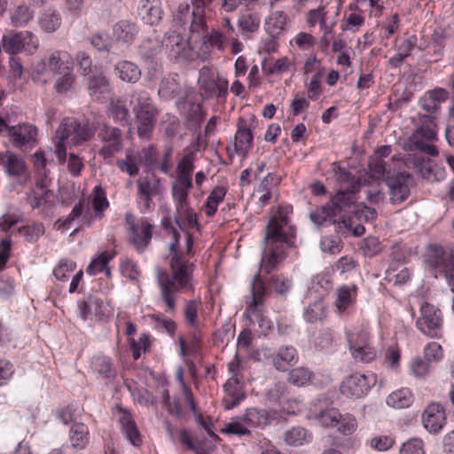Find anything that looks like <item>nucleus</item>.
I'll return each mask as SVG.
<instances>
[{
    "label": "nucleus",
    "mask_w": 454,
    "mask_h": 454,
    "mask_svg": "<svg viewBox=\"0 0 454 454\" xmlns=\"http://www.w3.org/2000/svg\"><path fill=\"white\" fill-rule=\"evenodd\" d=\"M173 241L169 245L170 274L165 270H157V281L160 289V298L165 303L166 312L176 309V295L178 293L192 291L193 264L184 258V252L177 250L179 233L172 232Z\"/></svg>",
    "instance_id": "1"
},
{
    "label": "nucleus",
    "mask_w": 454,
    "mask_h": 454,
    "mask_svg": "<svg viewBox=\"0 0 454 454\" xmlns=\"http://www.w3.org/2000/svg\"><path fill=\"white\" fill-rule=\"evenodd\" d=\"M356 212V204L342 193H336L330 202L311 212L309 217L317 225L329 222L335 225L337 231L359 237L365 229L357 223Z\"/></svg>",
    "instance_id": "2"
},
{
    "label": "nucleus",
    "mask_w": 454,
    "mask_h": 454,
    "mask_svg": "<svg viewBox=\"0 0 454 454\" xmlns=\"http://www.w3.org/2000/svg\"><path fill=\"white\" fill-rule=\"evenodd\" d=\"M294 228L289 225L288 217L279 213L272 215L266 227L264 252L260 269L265 273L273 270L284 258L285 250L293 246Z\"/></svg>",
    "instance_id": "3"
},
{
    "label": "nucleus",
    "mask_w": 454,
    "mask_h": 454,
    "mask_svg": "<svg viewBox=\"0 0 454 454\" xmlns=\"http://www.w3.org/2000/svg\"><path fill=\"white\" fill-rule=\"evenodd\" d=\"M435 115H418L419 126L413 134L403 143V149L408 153L419 151L431 156L438 155L437 148L430 144L436 140Z\"/></svg>",
    "instance_id": "4"
},
{
    "label": "nucleus",
    "mask_w": 454,
    "mask_h": 454,
    "mask_svg": "<svg viewBox=\"0 0 454 454\" xmlns=\"http://www.w3.org/2000/svg\"><path fill=\"white\" fill-rule=\"evenodd\" d=\"M130 103H136L133 112L135 114L134 125L137 129V134L139 138L149 140L154 130L157 110L153 105L148 93L144 90L133 91Z\"/></svg>",
    "instance_id": "5"
},
{
    "label": "nucleus",
    "mask_w": 454,
    "mask_h": 454,
    "mask_svg": "<svg viewBox=\"0 0 454 454\" xmlns=\"http://www.w3.org/2000/svg\"><path fill=\"white\" fill-rule=\"evenodd\" d=\"M95 134V128L88 121H78L66 118L56 130L58 139H69L74 145L90 140Z\"/></svg>",
    "instance_id": "6"
},
{
    "label": "nucleus",
    "mask_w": 454,
    "mask_h": 454,
    "mask_svg": "<svg viewBox=\"0 0 454 454\" xmlns=\"http://www.w3.org/2000/svg\"><path fill=\"white\" fill-rule=\"evenodd\" d=\"M315 419L325 427H334L344 435H349L356 429V419L349 414H340L335 408H327L316 414Z\"/></svg>",
    "instance_id": "7"
},
{
    "label": "nucleus",
    "mask_w": 454,
    "mask_h": 454,
    "mask_svg": "<svg viewBox=\"0 0 454 454\" xmlns=\"http://www.w3.org/2000/svg\"><path fill=\"white\" fill-rule=\"evenodd\" d=\"M98 139L102 144L98 155L105 160L111 159L123 149L122 131L116 127L103 123L98 131Z\"/></svg>",
    "instance_id": "8"
},
{
    "label": "nucleus",
    "mask_w": 454,
    "mask_h": 454,
    "mask_svg": "<svg viewBox=\"0 0 454 454\" xmlns=\"http://www.w3.org/2000/svg\"><path fill=\"white\" fill-rule=\"evenodd\" d=\"M346 339L355 360L369 363L376 357V350L370 346L369 333L366 331H346Z\"/></svg>",
    "instance_id": "9"
},
{
    "label": "nucleus",
    "mask_w": 454,
    "mask_h": 454,
    "mask_svg": "<svg viewBox=\"0 0 454 454\" xmlns=\"http://www.w3.org/2000/svg\"><path fill=\"white\" fill-rule=\"evenodd\" d=\"M386 184L389 190V201L397 205L409 197L414 181L409 173L394 171L392 176H387Z\"/></svg>",
    "instance_id": "10"
},
{
    "label": "nucleus",
    "mask_w": 454,
    "mask_h": 454,
    "mask_svg": "<svg viewBox=\"0 0 454 454\" xmlns=\"http://www.w3.org/2000/svg\"><path fill=\"white\" fill-rule=\"evenodd\" d=\"M442 325L441 311L429 303H424L420 309V317L417 320L418 328L427 336L439 337Z\"/></svg>",
    "instance_id": "11"
},
{
    "label": "nucleus",
    "mask_w": 454,
    "mask_h": 454,
    "mask_svg": "<svg viewBox=\"0 0 454 454\" xmlns=\"http://www.w3.org/2000/svg\"><path fill=\"white\" fill-rule=\"evenodd\" d=\"M375 382L376 377L372 373L368 375L355 373L341 383L340 389L346 396L360 398L367 394Z\"/></svg>",
    "instance_id": "12"
},
{
    "label": "nucleus",
    "mask_w": 454,
    "mask_h": 454,
    "mask_svg": "<svg viewBox=\"0 0 454 454\" xmlns=\"http://www.w3.org/2000/svg\"><path fill=\"white\" fill-rule=\"evenodd\" d=\"M70 55L66 51H54L37 66V73L42 75L61 74L73 69Z\"/></svg>",
    "instance_id": "13"
},
{
    "label": "nucleus",
    "mask_w": 454,
    "mask_h": 454,
    "mask_svg": "<svg viewBox=\"0 0 454 454\" xmlns=\"http://www.w3.org/2000/svg\"><path fill=\"white\" fill-rule=\"evenodd\" d=\"M198 82L207 96L224 98L228 93V81L225 78L215 76L212 68L208 67H203L200 70Z\"/></svg>",
    "instance_id": "14"
},
{
    "label": "nucleus",
    "mask_w": 454,
    "mask_h": 454,
    "mask_svg": "<svg viewBox=\"0 0 454 454\" xmlns=\"http://www.w3.org/2000/svg\"><path fill=\"white\" fill-rule=\"evenodd\" d=\"M332 172L334 174L338 185L337 193H342L345 197L350 199L353 204H356L354 195L359 191V182L349 171L337 162L332 164Z\"/></svg>",
    "instance_id": "15"
},
{
    "label": "nucleus",
    "mask_w": 454,
    "mask_h": 454,
    "mask_svg": "<svg viewBox=\"0 0 454 454\" xmlns=\"http://www.w3.org/2000/svg\"><path fill=\"white\" fill-rule=\"evenodd\" d=\"M0 165L9 176L23 179L25 184L29 177V171L24 160L10 151L0 153Z\"/></svg>",
    "instance_id": "16"
},
{
    "label": "nucleus",
    "mask_w": 454,
    "mask_h": 454,
    "mask_svg": "<svg viewBox=\"0 0 454 454\" xmlns=\"http://www.w3.org/2000/svg\"><path fill=\"white\" fill-rule=\"evenodd\" d=\"M424 427L433 434H437L446 424L445 410L442 404L432 403L423 411Z\"/></svg>",
    "instance_id": "17"
},
{
    "label": "nucleus",
    "mask_w": 454,
    "mask_h": 454,
    "mask_svg": "<svg viewBox=\"0 0 454 454\" xmlns=\"http://www.w3.org/2000/svg\"><path fill=\"white\" fill-rule=\"evenodd\" d=\"M8 135L15 147L34 145L37 137V129L31 124L21 123L8 128Z\"/></svg>",
    "instance_id": "18"
},
{
    "label": "nucleus",
    "mask_w": 454,
    "mask_h": 454,
    "mask_svg": "<svg viewBox=\"0 0 454 454\" xmlns=\"http://www.w3.org/2000/svg\"><path fill=\"white\" fill-rule=\"evenodd\" d=\"M137 196L144 203L146 210L151 209L153 197L162 193V186L160 179L154 177H142L137 181Z\"/></svg>",
    "instance_id": "19"
},
{
    "label": "nucleus",
    "mask_w": 454,
    "mask_h": 454,
    "mask_svg": "<svg viewBox=\"0 0 454 454\" xmlns=\"http://www.w3.org/2000/svg\"><path fill=\"white\" fill-rule=\"evenodd\" d=\"M224 397L223 403L226 409H233L245 399L246 392L238 377L230 378L223 386Z\"/></svg>",
    "instance_id": "20"
},
{
    "label": "nucleus",
    "mask_w": 454,
    "mask_h": 454,
    "mask_svg": "<svg viewBox=\"0 0 454 454\" xmlns=\"http://www.w3.org/2000/svg\"><path fill=\"white\" fill-rule=\"evenodd\" d=\"M153 225L145 218L138 219V226L130 231V243L139 251L145 249L153 237Z\"/></svg>",
    "instance_id": "21"
},
{
    "label": "nucleus",
    "mask_w": 454,
    "mask_h": 454,
    "mask_svg": "<svg viewBox=\"0 0 454 454\" xmlns=\"http://www.w3.org/2000/svg\"><path fill=\"white\" fill-rule=\"evenodd\" d=\"M136 22L129 20H121L113 27V37L117 43L130 45L138 34Z\"/></svg>",
    "instance_id": "22"
},
{
    "label": "nucleus",
    "mask_w": 454,
    "mask_h": 454,
    "mask_svg": "<svg viewBox=\"0 0 454 454\" xmlns=\"http://www.w3.org/2000/svg\"><path fill=\"white\" fill-rule=\"evenodd\" d=\"M81 317L82 319H91L93 317L99 320L106 317V307L103 301L90 296L87 300L79 302Z\"/></svg>",
    "instance_id": "23"
},
{
    "label": "nucleus",
    "mask_w": 454,
    "mask_h": 454,
    "mask_svg": "<svg viewBox=\"0 0 454 454\" xmlns=\"http://www.w3.org/2000/svg\"><path fill=\"white\" fill-rule=\"evenodd\" d=\"M273 366L278 371H286L298 361V354L293 346H282L271 356Z\"/></svg>",
    "instance_id": "24"
},
{
    "label": "nucleus",
    "mask_w": 454,
    "mask_h": 454,
    "mask_svg": "<svg viewBox=\"0 0 454 454\" xmlns=\"http://www.w3.org/2000/svg\"><path fill=\"white\" fill-rule=\"evenodd\" d=\"M54 193L52 191H37L32 189L27 195V202L32 209L44 212L54 204Z\"/></svg>",
    "instance_id": "25"
},
{
    "label": "nucleus",
    "mask_w": 454,
    "mask_h": 454,
    "mask_svg": "<svg viewBox=\"0 0 454 454\" xmlns=\"http://www.w3.org/2000/svg\"><path fill=\"white\" fill-rule=\"evenodd\" d=\"M192 187V180L184 176H176L172 185V196L176 208H187L188 193Z\"/></svg>",
    "instance_id": "26"
},
{
    "label": "nucleus",
    "mask_w": 454,
    "mask_h": 454,
    "mask_svg": "<svg viewBox=\"0 0 454 454\" xmlns=\"http://www.w3.org/2000/svg\"><path fill=\"white\" fill-rule=\"evenodd\" d=\"M234 145L237 153L242 156H246L253 145V134L244 119L239 120Z\"/></svg>",
    "instance_id": "27"
},
{
    "label": "nucleus",
    "mask_w": 454,
    "mask_h": 454,
    "mask_svg": "<svg viewBox=\"0 0 454 454\" xmlns=\"http://www.w3.org/2000/svg\"><path fill=\"white\" fill-rule=\"evenodd\" d=\"M327 317V305L323 298L317 297L304 309L303 317L308 323L323 321Z\"/></svg>",
    "instance_id": "28"
},
{
    "label": "nucleus",
    "mask_w": 454,
    "mask_h": 454,
    "mask_svg": "<svg viewBox=\"0 0 454 454\" xmlns=\"http://www.w3.org/2000/svg\"><path fill=\"white\" fill-rule=\"evenodd\" d=\"M121 425V429L126 438L134 445L140 446L142 443L141 435L138 432L135 421L129 412L122 411V414L119 419Z\"/></svg>",
    "instance_id": "29"
},
{
    "label": "nucleus",
    "mask_w": 454,
    "mask_h": 454,
    "mask_svg": "<svg viewBox=\"0 0 454 454\" xmlns=\"http://www.w3.org/2000/svg\"><path fill=\"white\" fill-rule=\"evenodd\" d=\"M86 200L89 201V205H91L95 213V218L101 219L104 216V211L109 207V202L106 199V192L100 185L94 187L92 192Z\"/></svg>",
    "instance_id": "30"
},
{
    "label": "nucleus",
    "mask_w": 454,
    "mask_h": 454,
    "mask_svg": "<svg viewBox=\"0 0 454 454\" xmlns=\"http://www.w3.org/2000/svg\"><path fill=\"white\" fill-rule=\"evenodd\" d=\"M140 11L145 12L143 19L150 25H156L161 20L160 0H141Z\"/></svg>",
    "instance_id": "31"
},
{
    "label": "nucleus",
    "mask_w": 454,
    "mask_h": 454,
    "mask_svg": "<svg viewBox=\"0 0 454 454\" xmlns=\"http://www.w3.org/2000/svg\"><path fill=\"white\" fill-rule=\"evenodd\" d=\"M115 71L119 78L127 82H136L141 75L139 67L127 60L120 61L115 67Z\"/></svg>",
    "instance_id": "32"
},
{
    "label": "nucleus",
    "mask_w": 454,
    "mask_h": 454,
    "mask_svg": "<svg viewBox=\"0 0 454 454\" xmlns=\"http://www.w3.org/2000/svg\"><path fill=\"white\" fill-rule=\"evenodd\" d=\"M415 166L418 168L420 176L429 182L440 181L444 176L442 169L433 168V166L422 157L415 158Z\"/></svg>",
    "instance_id": "33"
},
{
    "label": "nucleus",
    "mask_w": 454,
    "mask_h": 454,
    "mask_svg": "<svg viewBox=\"0 0 454 454\" xmlns=\"http://www.w3.org/2000/svg\"><path fill=\"white\" fill-rule=\"evenodd\" d=\"M369 171L371 177L373 179L387 181V176H392L395 169L392 168L391 164L386 162L383 159L372 158L369 162Z\"/></svg>",
    "instance_id": "34"
},
{
    "label": "nucleus",
    "mask_w": 454,
    "mask_h": 454,
    "mask_svg": "<svg viewBox=\"0 0 454 454\" xmlns=\"http://www.w3.org/2000/svg\"><path fill=\"white\" fill-rule=\"evenodd\" d=\"M107 113L109 117L118 122H126L129 116L126 102L121 98H111Z\"/></svg>",
    "instance_id": "35"
},
{
    "label": "nucleus",
    "mask_w": 454,
    "mask_h": 454,
    "mask_svg": "<svg viewBox=\"0 0 454 454\" xmlns=\"http://www.w3.org/2000/svg\"><path fill=\"white\" fill-rule=\"evenodd\" d=\"M21 32L11 31L2 38V46L4 51L13 55L23 50Z\"/></svg>",
    "instance_id": "36"
},
{
    "label": "nucleus",
    "mask_w": 454,
    "mask_h": 454,
    "mask_svg": "<svg viewBox=\"0 0 454 454\" xmlns=\"http://www.w3.org/2000/svg\"><path fill=\"white\" fill-rule=\"evenodd\" d=\"M261 19L257 12H246L239 17L238 26L245 34L256 32L260 27Z\"/></svg>",
    "instance_id": "37"
},
{
    "label": "nucleus",
    "mask_w": 454,
    "mask_h": 454,
    "mask_svg": "<svg viewBox=\"0 0 454 454\" xmlns=\"http://www.w3.org/2000/svg\"><path fill=\"white\" fill-rule=\"evenodd\" d=\"M176 74L162 79L159 89V95L164 98H173L182 92V88L176 79Z\"/></svg>",
    "instance_id": "38"
},
{
    "label": "nucleus",
    "mask_w": 454,
    "mask_h": 454,
    "mask_svg": "<svg viewBox=\"0 0 454 454\" xmlns=\"http://www.w3.org/2000/svg\"><path fill=\"white\" fill-rule=\"evenodd\" d=\"M88 428L83 424H74L70 431L72 447L76 450H83L88 443Z\"/></svg>",
    "instance_id": "39"
},
{
    "label": "nucleus",
    "mask_w": 454,
    "mask_h": 454,
    "mask_svg": "<svg viewBox=\"0 0 454 454\" xmlns=\"http://www.w3.org/2000/svg\"><path fill=\"white\" fill-rule=\"evenodd\" d=\"M251 293L252 301L250 303V308L255 309L263 303L264 296L267 294L265 285L259 273L254 276L251 285Z\"/></svg>",
    "instance_id": "40"
},
{
    "label": "nucleus",
    "mask_w": 454,
    "mask_h": 454,
    "mask_svg": "<svg viewBox=\"0 0 454 454\" xmlns=\"http://www.w3.org/2000/svg\"><path fill=\"white\" fill-rule=\"evenodd\" d=\"M312 372L306 367L292 369L287 374V381L296 387L307 385L312 378Z\"/></svg>",
    "instance_id": "41"
},
{
    "label": "nucleus",
    "mask_w": 454,
    "mask_h": 454,
    "mask_svg": "<svg viewBox=\"0 0 454 454\" xmlns=\"http://www.w3.org/2000/svg\"><path fill=\"white\" fill-rule=\"evenodd\" d=\"M170 55L174 59H186L190 57V49L187 41L179 35H174L169 38Z\"/></svg>",
    "instance_id": "42"
},
{
    "label": "nucleus",
    "mask_w": 454,
    "mask_h": 454,
    "mask_svg": "<svg viewBox=\"0 0 454 454\" xmlns=\"http://www.w3.org/2000/svg\"><path fill=\"white\" fill-rule=\"evenodd\" d=\"M411 403V394L407 388L395 391L387 398V403L396 409L408 407Z\"/></svg>",
    "instance_id": "43"
},
{
    "label": "nucleus",
    "mask_w": 454,
    "mask_h": 454,
    "mask_svg": "<svg viewBox=\"0 0 454 454\" xmlns=\"http://www.w3.org/2000/svg\"><path fill=\"white\" fill-rule=\"evenodd\" d=\"M39 24L43 31L52 33L60 27L61 18L57 12L49 10L43 13Z\"/></svg>",
    "instance_id": "44"
},
{
    "label": "nucleus",
    "mask_w": 454,
    "mask_h": 454,
    "mask_svg": "<svg viewBox=\"0 0 454 454\" xmlns=\"http://www.w3.org/2000/svg\"><path fill=\"white\" fill-rule=\"evenodd\" d=\"M225 194L226 190L223 186H217L211 192L205 205L207 216H213L215 214L217 207L223 200Z\"/></svg>",
    "instance_id": "45"
},
{
    "label": "nucleus",
    "mask_w": 454,
    "mask_h": 454,
    "mask_svg": "<svg viewBox=\"0 0 454 454\" xmlns=\"http://www.w3.org/2000/svg\"><path fill=\"white\" fill-rule=\"evenodd\" d=\"M242 420L248 425V428L261 427L268 423V415L265 411L248 409L242 416Z\"/></svg>",
    "instance_id": "46"
},
{
    "label": "nucleus",
    "mask_w": 454,
    "mask_h": 454,
    "mask_svg": "<svg viewBox=\"0 0 454 454\" xmlns=\"http://www.w3.org/2000/svg\"><path fill=\"white\" fill-rule=\"evenodd\" d=\"M356 288L352 286H341L338 290L336 307L340 312H343L352 303V299L356 295Z\"/></svg>",
    "instance_id": "47"
},
{
    "label": "nucleus",
    "mask_w": 454,
    "mask_h": 454,
    "mask_svg": "<svg viewBox=\"0 0 454 454\" xmlns=\"http://www.w3.org/2000/svg\"><path fill=\"white\" fill-rule=\"evenodd\" d=\"M86 210L85 215L82 218V224H86L87 226H90L92 222V216L90 213V207H89V201L86 200H80L77 204L74 205L73 210L67 216V221H74L80 217L82 213L84 212V209Z\"/></svg>",
    "instance_id": "48"
},
{
    "label": "nucleus",
    "mask_w": 454,
    "mask_h": 454,
    "mask_svg": "<svg viewBox=\"0 0 454 454\" xmlns=\"http://www.w3.org/2000/svg\"><path fill=\"white\" fill-rule=\"evenodd\" d=\"M309 437L305 428L297 427L286 431L284 439L289 445L299 446L307 442Z\"/></svg>",
    "instance_id": "49"
},
{
    "label": "nucleus",
    "mask_w": 454,
    "mask_h": 454,
    "mask_svg": "<svg viewBox=\"0 0 454 454\" xmlns=\"http://www.w3.org/2000/svg\"><path fill=\"white\" fill-rule=\"evenodd\" d=\"M33 14L26 5L18 6L12 14V23L15 27H22L28 23Z\"/></svg>",
    "instance_id": "50"
},
{
    "label": "nucleus",
    "mask_w": 454,
    "mask_h": 454,
    "mask_svg": "<svg viewBox=\"0 0 454 454\" xmlns=\"http://www.w3.org/2000/svg\"><path fill=\"white\" fill-rule=\"evenodd\" d=\"M108 82L102 74H93L89 79L88 89L90 95L103 93L107 90Z\"/></svg>",
    "instance_id": "51"
},
{
    "label": "nucleus",
    "mask_w": 454,
    "mask_h": 454,
    "mask_svg": "<svg viewBox=\"0 0 454 454\" xmlns=\"http://www.w3.org/2000/svg\"><path fill=\"white\" fill-rule=\"evenodd\" d=\"M199 305L200 303L196 301H188L184 306V318L186 323L194 329L199 327Z\"/></svg>",
    "instance_id": "52"
},
{
    "label": "nucleus",
    "mask_w": 454,
    "mask_h": 454,
    "mask_svg": "<svg viewBox=\"0 0 454 454\" xmlns=\"http://www.w3.org/2000/svg\"><path fill=\"white\" fill-rule=\"evenodd\" d=\"M95 366L99 374L106 379H112L115 376V370L110 358L106 356H98L96 358Z\"/></svg>",
    "instance_id": "53"
},
{
    "label": "nucleus",
    "mask_w": 454,
    "mask_h": 454,
    "mask_svg": "<svg viewBox=\"0 0 454 454\" xmlns=\"http://www.w3.org/2000/svg\"><path fill=\"white\" fill-rule=\"evenodd\" d=\"M270 288L278 295H285L291 288L292 282L284 276H273L270 280Z\"/></svg>",
    "instance_id": "54"
},
{
    "label": "nucleus",
    "mask_w": 454,
    "mask_h": 454,
    "mask_svg": "<svg viewBox=\"0 0 454 454\" xmlns=\"http://www.w3.org/2000/svg\"><path fill=\"white\" fill-rule=\"evenodd\" d=\"M112 258L113 255L108 254L107 252L101 253L96 259H94L90 262L86 271L90 275H94L98 272L103 271L106 268L109 261Z\"/></svg>",
    "instance_id": "55"
},
{
    "label": "nucleus",
    "mask_w": 454,
    "mask_h": 454,
    "mask_svg": "<svg viewBox=\"0 0 454 454\" xmlns=\"http://www.w3.org/2000/svg\"><path fill=\"white\" fill-rule=\"evenodd\" d=\"M19 231L24 235L28 242H35L44 233L43 223H37L32 225L24 226L19 229Z\"/></svg>",
    "instance_id": "56"
},
{
    "label": "nucleus",
    "mask_w": 454,
    "mask_h": 454,
    "mask_svg": "<svg viewBox=\"0 0 454 454\" xmlns=\"http://www.w3.org/2000/svg\"><path fill=\"white\" fill-rule=\"evenodd\" d=\"M74 82L73 69L62 73L55 82V89L59 93L68 91Z\"/></svg>",
    "instance_id": "57"
},
{
    "label": "nucleus",
    "mask_w": 454,
    "mask_h": 454,
    "mask_svg": "<svg viewBox=\"0 0 454 454\" xmlns=\"http://www.w3.org/2000/svg\"><path fill=\"white\" fill-rule=\"evenodd\" d=\"M137 162L136 157L127 153L126 160H118L116 164L122 172H127L130 176H134L139 171Z\"/></svg>",
    "instance_id": "58"
},
{
    "label": "nucleus",
    "mask_w": 454,
    "mask_h": 454,
    "mask_svg": "<svg viewBox=\"0 0 454 454\" xmlns=\"http://www.w3.org/2000/svg\"><path fill=\"white\" fill-rule=\"evenodd\" d=\"M410 278V272L406 268H403L400 270L396 269H388L386 271L385 279L394 285L404 284Z\"/></svg>",
    "instance_id": "59"
},
{
    "label": "nucleus",
    "mask_w": 454,
    "mask_h": 454,
    "mask_svg": "<svg viewBox=\"0 0 454 454\" xmlns=\"http://www.w3.org/2000/svg\"><path fill=\"white\" fill-rule=\"evenodd\" d=\"M222 432L229 434L245 435L250 433V429L241 417L239 420L228 423Z\"/></svg>",
    "instance_id": "60"
},
{
    "label": "nucleus",
    "mask_w": 454,
    "mask_h": 454,
    "mask_svg": "<svg viewBox=\"0 0 454 454\" xmlns=\"http://www.w3.org/2000/svg\"><path fill=\"white\" fill-rule=\"evenodd\" d=\"M400 454H425L424 444L419 438H411L403 443Z\"/></svg>",
    "instance_id": "61"
},
{
    "label": "nucleus",
    "mask_w": 454,
    "mask_h": 454,
    "mask_svg": "<svg viewBox=\"0 0 454 454\" xmlns=\"http://www.w3.org/2000/svg\"><path fill=\"white\" fill-rule=\"evenodd\" d=\"M424 356L429 363L431 361L439 362L443 357V350L437 342H430L424 348Z\"/></svg>",
    "instance_id": "62"
},
{
    "label": "nucleus",
    "mask_w": 454,
    "mask_h": 454,
    "mask_svg": "<svg viewBox=\"0 0 454 454\" xmlns=\"http://www.w3.org/2000/svg\"><path fill=\"white\" fill-rule=\"evenodd\" d=\"M205 118L202 107L200 104H192L187 112V120L191 126L196 128L200 125Z\"/></svg>",
    "instance_id": "63"
},
{
    "label": "nucleus",
    "mask_w": 454,
    "mask_h": 454,
    "mask_svg": "<svg viewBox=\"0 0 454 454\" xmlns=\"http://www.w3.org/2000/svg\"><path fill=\"white\" fill-rule=\"evenodd\" d=\"M288 395V387L285 382L276 383L269 391L268 396L271 402L279 403L286 398Z\"/></svg>",
    "instance_id": "64"
}]
</instances>
